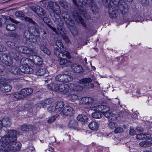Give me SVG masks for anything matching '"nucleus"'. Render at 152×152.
<instances>
[{
    "label": "nucleus",
    "mask_w": 152,
    "mask_h": 152,
    "mask_svg": "<svg viewBox=\"0 0 152 152\" xmlns=\"http://www.w3.org/2000/svg\"><path fill=\"white\" fill-rule=\"evenodd\" d=\"M7 133L0 140V152H7V150L14 152L20 150L21 144L19 142H16L17 131L10 130L8 131Z\"/></svg>",
    "instance_id": "nucleus-1"
},
{
    "label": "nucleus",
    "mask_w": 152,
    "mask_h": 152,
    "mask_svg": "<svg viewBox=\"0 0 152 152\" xmlns=\"http://www.w3.org/2000/svg\"><path fill=\"white\" fill-rule=\"evenodd\" d=\"M55 4L56 6V8L53 10V19L57 24H58L57 28V30L55 28L53 27L51 25L48 24L49 27L57 34H60L61 35V37L66 42H68L69 40L66 37L65 34L63 33L62 34V28L60 26V24H61V18L60 17V15L61 13V11L59 5L56 3H54L53 2H50L48 3L49 5H54Z\"/></svg>",
    "instance_id": "nucleus-2"
},
{
    "label": "nucleus",
    "mask_w": 152,
    "mask_h": 152,
    "mask_svg": "<svg viewBox=\"0 0 152 152\" xmlns=\"http://www.w3.org/2000/svg\"><path fill=\"white\" fill-rule=\"evenodd\" d=\"M48 88L53 91L61 92L63 94H66V92L69 88L67 84H60L58 85L54 83H52L47 86Z\"/></svg>",
    "instance_id": "nucleus-3"
},
{
    "label": "nucleus",
    "mask_w": 152,
    "mask_h": 152,
    "mask_svg": "<svg viewBox=\"0 0 152 152\" xmlns=\"http://www.w3.org/2000/svg\"><path fill=\"white\" fill-rule=\"evenodd\" d=\"M73 18L77 22L81 23L85 27H86V25L83 22L82 17H83V18H85L88 20L90 19L91 18L89 15H87L86 12L83 11H81L79 13L75 12L73 13Z\"/></svg>",
    "instance_id": "nucleus-4"
},
{
    "label": "nucleus",
    "mask_w": 152,
    "mask_h": 152,
    "mask_svg": "<svg viewBox=\"0 0 152 152\" xmlns=\"http://www.w3.org/2000/svg\"><path fill=\"white\" fill-rule=\"evenodd\" d=\"M33 90L31 88H23L19 92L15 93L14 96L18 99H21L26 98L33 92Z\"/></svg>",
    "instance_id": "nucleus-5"
},
{
    "label": "nucleus",
    "mask_w": 152,
    "mask_h": 152,
    "mask_svg": "<svg viewBox=\"0 0 152 152\" xmlns=\"http://www.w3.org/2000/svg\"><path fill=\"white\" fill-rule=\"evenodd\" d=\"M14 49L20 53L28 55L36 54L37 52V50L35 48H31L24 46H20L17 47L15 46Z\"/></svg>",
    "instance_id": "nucleus-6"
},
{
    "label": "nucleus",
    "mask_w": 152,
    "mask_h": 152,
    "mask_svg": "<svg viewBox=\"0 0 152 152\" xmlns=\"http://www.w3.org/2000/svg\"><path fill=\"white\" fill-rule=\"evenodd\" d=\"M94 110H98L101 111L102 113L107 118H110L112 113L110 112V109L109 106L104 105H99L95 107Z\"/></svg>",
    "instance_id": "nucleus-7"
},
{
    "label": "nucleus",
    "mask_w": 152,
    "mask_h": 152,
    "mask_svg": "<svg viewBox=\"0 0 152 152\" xmlns=\"http://www.w3.org/2000/svg\"><path fill=\"white\" fill-rule=\"evenodd\" d=\"M64 105V104L62 101H58L56 103L55 106L49 107L47 109L50 113L53 112L58 113L61 110Z\"/></svg>",
    "instance_id": "nucleus-8"
},
{
    "label": "nucleus",
    "mask_w": 152,
    "mask_h": 152,
    "mask_svg": "<svg viewBox=\"0 0 152 152\" xmlns=\"http://www.w3.org/2000/svg\"><path fill=\"white\" fill-rule=\"evenodd\" d=\"M7 79L6 80L3 81L2 83L0 90L3 92H8L10 91L12 89V87L11 85L8 84L6 82L8 83L12 81V79H10L8 77H6Z\"/></svg>",
    "instance_id": "nucleus-9"
},
{
    "label": "nucleus",
    "mask_w": 152,
    "mask_h": 152,
    "mask_svg": "<svg viewBox=\"0 0 152 152\" xmlns=\"http://www.w3.org/2000/svg\"><path fill=\"white\" fill-rule=\"evenodd\" d=\"M92 80L91 78H86L81 80L79 83L80 84L83 85L88 88H91L94 87V84L91 83Z\"/></svg>",
    "instance_id": "nucleus-10"
},
{
    "label": "nucleus",
    "mask_w": 152,
    "mask_h": 152,
    "mask_svg": "<svg viewBox=\"0 0 152 152\" xmlns=\"http://www.w3.org/2000/svg\"><path fill=\"white\" fill-rule=\"evenodd\" d=\"M62 16L66 24L70 26H73L74 25V22L70 18L69 15L66 12L62 13Z\"/></svg>",
    "instance_id": "nucleus-11"
},
{
    "label": "nucleus",
    "mask_w": 152,
    "mask_h": 152,
    "mask_svg": "<svg viewBox=\"0 0 152 152\" xmlns=\"http://www.w3.org/2000/svg\"><path fill=\"white\" fill-rule=\"evenodd\" d=\"M23 37L26 39V41H29L31 42H34L36 41L34 39V35L33 33L30 32L28 30L26 31L23 34Z\"/></svg>",
    "instance_id": "nucleus-12"
},
{
    "label": "nucleus",
    "mask_w": 152,
    "mask_h": 152,
    "mask_svg": "<svg viewBox=\"0 0 152 152\" xmlns=\"http://www.w3.org/2000/svg\"><path fill=\"white\" fill-rule=\"evenodd\" d=\"M68 87V90L66 92V94L71 92L72 91H81L82 90L83 88L80 85H77L73 84H69L67 85Z\"/></svg>",
    "instance_id": "nucleus-13"
},
{
    "label": "nucleus",
    "mask_w": 152,
    "mask_h": 152,
    "mask_svg": "<svg viewBox=\"0 0 152 152\" xmlns=\"http://www.w3.org/2000/svg\"><path fill=\"white\" fill-rule=\"evenodd\" d=\"M31 9L39 15H43L45 14L44 10L39 7L32 6Z\"/></svg>",
    "instance_id": "nucleus-14"
},
{
    "label": "nucleus",
    "mask_w": 152,
    "mask_h": 152,
    "mask_svg": "<svg viewBox=\"0 0 152 152\" xmlns=\"http://www.w3.org/2000/svg\"><path fill=\"white\" fill-rule=\"evenodd\" d=\"M73 109L69 106H66L62 110V113L66 115H71L73 113Z\"/></svg>",
    "instance_id": "nucleus-15"
},
{
    "label": "nucleus",
    "mask_w": 152,
    "mask_h": 152,
    "mask_svg": "<svg viewBox=\"0 0 152 152\" xmlns=\"http://www.w3.org/2000/svg\"><path fill=\"white\" fill-rule=\"evenodd\" d=\"M32 63V61L31 59L24 58H22L20 60V64L22 66H31V64Z\"/></svg>",
    "instance_id": "nucleus-16"
},
{
    "label": "nucleus",
    "mask_w": 152,
    "mask_h": 152,
    "mask_svg": "<svg viewBox=\"0 0 152 152\" xmlns=\"http://www.w3.org/2000/svg\"><path fill=\"white\" fill-rule=\"evenodd\" d=\"M79 102L83 104L91 103L93 101L92 98L89 97H85L78 99Z\"/></svg>",
    "instance_id": "nucleus-17"
},
{
    "label": "nucleus",
    "mask_w": 152,
    "mask_h": 152,
    "mask_svg": "<svg viewBox=\"0 0 152 152\" xmlns=\"http://www.w3.org/2000/svg\"><path fill=\"white\" fill-rule=\"evenodd\" d=\"M33 58L31 60L32 61V63H35L36 65L38 66H40L42 65V60L41 58L40 57L34 55V56H31Z\"/></svg>",
    "instance_id": "nucleus-18"
},
{
    "label": "nucleus",
    "mask_w": 152,
    "mask_h": 152,
    "mask_svg": "<svg viewBox=\"0 0 152 152\" xmlns=\"http://www.w3.org/2000/svg\"><path fill=\"white\" fill-rule=\"evenodd\" d=\"M107 8L110 17L111 18H115L116 17V14L114 11V9L110 4H108Z\"/></svg>",
    "instance_id": "nucleus-19"
},
{
    "label": "nucleus",
    "mask_w": 152,
    "mask_h": 152,
    "mask_svg": "<svg viewBox=\"0 0 152 152\" xmlns=\"http://www.w3.org/2000/svg\"><path fill=\"white\" fill-rule=\"evenodd\" d=\"M95 106L92 107V109L94 110V108ZM96 110L94 112L92 113V116L94 118H101L102 116V113L101 111H99L98 110Z\"/></svg>",
    "instance_id": "nucleus-20"
},
{
    "label": "nucleus",
    "mask_w": 152,
    "mask_h": 152,
    "mask_svg": "<svg viewBox=\"0 0 152 152\" xmlns=\"http://www.w3.org/2000/svg\"><path fill=\"white\" fill-rule=\"evenodd\" d=\"M33 72V69L31 67H22L21 69V73L30 74L32 73Z\"/></svg>",
    "instance_id": "nucleus-21"
},
{
    "label": "nucleus",
    "mask_w": 152,
    "mask_h": 152,
    "mask_svg": "<svg viewBox=\"0 0 152 152\" xmlns=\"http://www.w3.org/2000/svg\"><path fill=\"white\" fill-rule=\"evenodd\" d=\"M9 71L14 74L21 75V69H19L18 67H10Z\"/></svg>",
    "instance_id": "nucleus-22"
},
{
    "label": "nucleus",
    "mask_w": 152,
    "mask_h": 152,
    "mask_svg": "<svg viewBox=\"0 0 152 152\" xmlns=\"http://www.w3.org/2000/svg\"><path fill=\"white\" fill-rule=\"evenodd\" d=\"M46 72V69L44 67H39L35 72L36 74L37 75L42 76Z\"/></svg>",
    "instance_id": "nucleus-23"
},
{
    "label": "nucleus",
    "mask_w": 152,
    "mask_h": 152,
    "mask_svg": "<svg viewBox=\"0 0 152 152\" xmlns=\"http://www.w3.org/2000/svg\"><path fill=\"white\" fill-rule=\"evenodd\" d=\"M77 118L78 121L84 122H88V117L83 114L79 115L77 117Z\"/></svg>",
    "instance_id": "nucleus-24"
},
{
    "label": "nucleus",
    "mask_w": 152,
    "mask_h": 152,
    "mask_svg": "<svg viewBox=\"0 0 152 152\" xmlns=\"http://www.w3.org/2000/svg\"><path fill=\"white\" fill-rule=\"evenodd\" d=\"M150 136V134L140 133L137 135L136 138L138 139H148Z\"/></svg>",
    "instance_id": "nucleus-25"
},
{
    "label": "nucleus",
    "mask_w": 152,
    "mask_h": 152,
    "mask_svg": "<svg viewBox=\"0 0 152 152\" xmlns=\"http://www.w3.org/2000/svg\"><path fill=\"white\" fill-rule=\"evenodd\" d=\"M77 124L76 121L73 119H71L68 125L69 128L75 129L77 127Z\"/></svg>",
    "instance_id": "nucleus-26"
},
{
    "label": "nucleus",
    "mask_w": 152,
    "mask_h": 152,
    "mask_svg": "<svg viewBox=\"0 0 152 152\" xmlns=\"http://www.w3.org/2000/svg\"><path fill=\"white\" fill-rule=\"evenodd\" d=\"M89 127L92 130H97L99 128L98 124L96 122L92 121L89 124Z\"/></svg>",
    "instance_id": "nucleus-27"
},
{
    "label": "nucleus",
    "mask_w": 152,
    "mask_h": 152,
    "mask_svg": "<svg viewBox=\"0 0 152 152\" xmlns=\"http://www.w3.org/2000/svg\"><path fill=\"white\" fill-rule=\"evenodd\" d=\"M63 82L68 83L73 80V77L71 76L66 74H63Z\"/></svg>",
    "instance_id": "nucleus-28"
},
{
    "label": "nucleus",
    "mask_w": 152,
    "mask_h": 152,
    "mask_svg": "<svg viewBox=\"0 0 152 152\" xmlns=\"http://www.w3.org/2000/svg\"><path fill=\"white\" fill-rule=\"evenodd\" d=\"M2 126H10L11 124V122L8 118H3L1 120Z\"/></svg>",
    "instance_id": "nucleus-29"
},
{
    "label": "nucleus",
    "mask_w": 152,
    "mask_h": 152,
    "mask_svg": "<svg viewBox=\"0 0 152 152\" xmlns=\"http://www.w3.org/2000/svg\"><path fill=\"white\" fill-rule=\"evenodd\" d=\"M52 102V100L51 99H48L45 100L44 101L40 102V105L43 107H44L46 106L47 105H49Z\"/></svg>",
    "instance_id": "nucleus-30"
},
{
    "label": "nucleus",
    "mask_w": 152,
    "mask_h": 152,
    "mask_svg": "<svg viewBox=\"0 0 152 152\" xmlns=\"http://www.w3.org/2000/svg\"><path fill=\"white\" fill-rule=\"evenodd\" d=\"M146 139L145 140L140 142L139 143V145L140 146L142 147H148L151 145L148 138L146 139Z\"/></svg>",
    "instance_id": "nucleus-31"
},
{
    "label": "nucleus",
    "mask_w": 152,
    "mask_h": 152,
    "mask_svg": "<svg viewBox=\"0 0 152 152\" xmlns=\"http://www.w3.org/2000/svg\"><path fill=\"white\" fill-rule=\"evenodd\" d=\"M32 126L31 125H22L21 127V130L23 131H28L29 129H31Z\"/></svg>",
    "instance_id": "nucleus-32"
},
{
    "label": "nucleus",
    "mask_w": 152,
    "mask_h": 152,
    "mask_svg": "<svg viewBox=\"0 0 152 152\" xmlns=\"http://www.w3.org/2000/svg\"><path fill=\"white\" fill-rule=\"evenodd\" d=\"M6 28L8 31H12L15 29V25L12 23H9L7 25Z\"/></svg>",
    "instance_id": "nucleus-33"
},
{
    "label": "nucleus",
    "mask_w": 152,
    "mask_h": 152,
    "mask_svg": "<svg viewBox=\"0 0 152 152\" xmlns=\"http://www.w3.org/2000/svg\"><path fill=\"white\" fill-rule=\"evenodd\" d=\"M91 10L94 13H97L99 12V9L97 6L94 4H93L91 6Z\"/></svg>",
    "instance_id": "nucleus-34"
},
{
    "label": "nucleus",
    "mask_w": 152,
    "mask_h": 152,
    "mask_svg": "<svg viewBox=\"0 0 152 152\" xmlns=\"http://www.w3.org/2000/svg\"><path fill=\"white\" fill-rule=\"evenodd\" d=\"M58 116V115L56 114L51 117L49 118L47 121L48 123H51L54 122Z\"/></svg>",
    "instance_id": "nucleus-35"
},
{
    "label": "nucleus",
    "mask_w": 152,
    "mask_h": 152,
    "mask_svg": "<svg viewBox=\"0 0 152 152\" xmlns=\"http://www.w3.org/2000/svg\"><path fill=\"white\" fill-rule=\"evenodd\" d=\"M59 49L58 48H55L54 50V53L59 58L61 56V55L62 54V53L59 51Z\"/></svg>",
    "instance_id": "nucleus-36"
},
{
    "label": "nucleus",
    "mask_w": 152,
    "mask_h": 152,
    "mask_svg": "<svg viewBox=\"0 0 152 152\" xmlns=\"http://www.w3.org/2000/svg\"><path fill=\"white\" fill-rule=\"evenodd\" d=\"M63 74L58 75L55 77L56 80L58 81L63 82Z\"/></svg>",
    "instance_id": "nucleus-37"
},
{
    "label": "nucleus",
    "mask_w": 152,
    "mask_h": 152,
    "mask_svg": "<svg viewBox=\"0 0 152 152\" xmlns=\"http://www.w3.org/2000/svg\"><path fill=\"white\" fill-rule=\"evenodd\" d=\"M6 45L7 46L11 48L15 49V43L10 41H7L6 42Z\"/></svg>",
    "instance_id": "nucleus-38"
},
{
    "label": "nucleus",
    "mask_w": 152,
    "mask_h": 152,
    "mask_svg": "<svg viewBox=\"0 0 152 152\" xmlns=\"http://www.w3.org/2000/svg\"><path fill=\"white\" fill-rule=\"evenodd\" d=\"M69 99L72 101H75L78 99V96L75 94H71L69 96Z\"/></svg>",
    "instance_id": "nucleus-39"
},
{
    "label": "nucleus",
    "mask_w": 152,
    "mask_h": 152,
    "mask_svg": "<svg viewBox=\"0 0 152 152\" xmlns=\"http://www.w3.org/2000/svg\"><path fill=\"white\" fill-rule=\"evenodd\" d=\"M22 20L25 21H28L29 23H31L33 24H34L35 23V22L31 18L27 17H25L23 18Z\"/></svg>",
    "instance_id": "nucleus-40"
},
{
    "label": "nucleus",
    "mask_w": 152,
    "mask_h": 152,
    "mask_svg": "<svg viewBox=\"0 0 152 152\" xmlns=\"http://www.w3.org/2000/svg\"><path fill=\"white\" fill-rule=\"evenodd\" d=\"M59 58V59L58 60V61L60 64L61 65H63L66 62L68 61V60L66 59L62 58L61 56H60V57Z\"/></svg>",
    "instance_id": "nucleus-41"
},
{
    "label": "nucleus",
    "mask_w": 152,
    "mask_h": 152,
    "mask_svg": "<svg viewBox=\"0 0 152 152\" xmlns=\"http://www.w3.org/2000/svg\"><path fill=\"white\" fill-rule=\"evenodd\" d=\"M74 72L77 73L82 72L83 71V67H74Z\"/></svg>",
    "instance_id": "nucleus-42"
},
{
    "label": "nucleus",
    "mask_w": 152,
    "mask_h": 152,
    "mask_svg": "<svg viewBox=\"0 0 152 152\" xmlns=\"http://www.w3.org/2000/svg\"><path fill=\"white\" fill-rule=\"evenodd\" d=\"M41 34L42 39L44 40H46L47 35L46 32L43 30H41Z\"/></svg>",
    "instance_id": "nucleus-43"
},
{
    "label": "nucleus",
    "mask_w": 152,
    "mask_h": 152,
    "mask_svg": "<svg viewBox=\"0 0 152 152\" xmlns=\"http://www.w3.org/2000/svg\"><path fill=\"white\" fill-rule=\"evenodd\" d=\"M114 132L115 133H122L123 132V129L120 127L115 128Z\"/></svg>",
    "instance_id": "nucleus-44"
},
{
    "label": "nucleus",
    "mask_w": 152,
    "mask_h": 152,
    "mask_svg": "<svg viewBox=\"0 0 152 152\" xmlns=\"http://www.w3.org/2000/svg\"><path fill=\"white\" fill-rule=\"evenodd\" d=\"M109 126L110 129H113L116 128V125L114 122L110 121L109 124Z\"/></svg>",
    "instance_id": "nucleus-45"
},
{
    "label": "nucleus",
    "mask_w": 152,
    "mask_h": 152,
    "mask_svg": "<svg viewBox=\"0 0 152 152\" xmlns=\"http://www.w3.org/2000/svg\"><path fill=\"white\" fill-rule=\"evenodd\" d=\"M61 55L63 57L65 56L67 58L70 59L71 58V56L70 55L69 53L66 51V50L63 53H62Z\"/></svg>",
    "instance_id": "nucleus-46"
},
{
    "label": "nucleus",
    "mask_w": 152,
    "mask_h": 152,
    "mask_svg": "<svg viewBox=\"0 0 152 152\" xmlns=\"http://www.w3.org/2000/svg\"><path fill=\"white\" fill-rule=\"evenodd\" d=\"M30 105L28 104H26L24 106L21 107L19 108V110L22 111L24 110H28V109L30 108Z\"/></svg>",
    "instance_id": "nucleus-47"
},
{
    "label": "nucleus",
    "mask_w": 152,
    "mask_h": 152,
    "mask_svg": "<svg viewBox=\"0 0 152 152\" xmlns=\"http://www.w3.org/2000/svg\"><path fill=\"white\" fill-rule=\"evenodd\" d=\"M15 16L18 17H20L24 15L23 13L20 11H17L15 13Z\"/></svg>",
    "instance_id": "nucleus-48"
},
{
    "label": "nucleus",
    "mask_w": 152,
    "mask_h": 152,
    "mask_svg": "<svg viewBox=\"0 0 152 152\" xmlns=\"http://www.w3.org/2000/svg\"><path fill=\"white\" fill-rule=\"evenodd\" d=\"M92 1V0H80L79 1L83 5H85Z\"/></svg>",
    "instance_id": "nucleus-49"
},
{
    "label": "nucleus",
    "mask_w": 152,
    "mask_h": 152,
    "mask_svg": "<svg viewBox=\"0 0 152 152\" xmlns=\"http://www.w3.org/2000/svg\"><path fill=\"white\" fill-rule=\"evenodd\" d=\"M7 79L3 75H0V87H1L2 82L4 80L6 81Z\"/></svg>",
    "instance_id": "nucleus-50"
},
{
    "label": "nucleus",
    "mask_w": 152,
    "mask_h": 152,
    "mask_svg": "<svg viewBox=\"0 0 152 152\" xmlns=\"http://www.w3.org/2000/svg\"><path fill=\"white\" fill-rule=\"evenodd\" d=\"M143 5L146 6L148 4V0H140Z\"/></svg>",
    "instance_id": "nucleus-51"
},
{
    "label": "nucleus",
    "mask_w": 152,
    "mask_h": 152,
    "mask_svg": "<svg viewBox=\"0 0 152 152\" xmlns=\"http://www.w3.org/2000/svg\"><path fill=\"white\" fill-rule=\"evenodd\" d=\"M6 50L7 48L5 46L0 44V51H5Z\"/></svg>",
    "instance_id": "nucleus-52"
},
{
    "label": "nucleus",
    "mask_w": 152,
    "mask_h": 152,
    "mask_svg": "<svg viewBox=\"0 0 152 152\" xmlns=\"http://www.w3.org/2000/svg\"><path fill=\"white\" fill-rule=\"evenodd\" d=\"M117 117L116 115L113 114H111V116H110V118H109V119L112 120H115L116 119Z\"/></svg>",
    "instance_id": "nucleus-53"
},
{
    "label": "nucleus",
    "mask_w": 152,
    "mask_h": 152,
    "mask_svg": "<svg viewBox=\"0 0 152 152\" xmlns=\"http://www.w3.org/2000/svg\"><path fill=\"white\" fill-rule=\"evenodd\" d=\"M56 44L58 48L61 47L62 45V43L60 40H57L56 41Z\"/></svg>",
    "instance_id": "nucleus-54"
},
{
    "label": "nucleus",
    "mask_w": 152,
    "mask_h": 152,
    "mask_svg": "<svg viewBox=\"0 0 152 152\" xmlns=\"http://www.w3.org/2000/svg\"><path fill=\"white\" fill-rule=\"evenodd\" d=\"M45 53L47 54L48 55H50V52L49 50L46 48H45L44 50H42Z\"/></svg>",
    "instance_id": "nucleus-55"
},
{
    "label": "nucleus",
    "mask_w": 152,
    "mask_h": 152,
    "mask_svg": "<svg viewBox=\"0 0 152 152\" xmlns=\"http://www.w3.org/2000/svg\"><path fill=\"white\" fill-rule=\"evenodd\" d=\"M129 134L132 136H134L135 134V132L133 129H131L129 131Z\"/></svg>",
    "instance_id": "nucleus-56"
},
{
    "label": "nucleus",
    "mask_w": 152,
    "mask_h": 152,
    "mask_svg": "<svg viewBox=\"0 0 152 152\" xmlns=\"http://www.w3.org/2000/svg\"><path fill=\"white\" fill-rule=\"evenodd\" d=\"M16 35L17 34L15 32H12L10 34V36L11 37H15Z\"/></svg>",
    "instance_id": "nucleus-57"
},
{
    "label": "nucleus",
    "mask_w": 152,
    "mask_h": 152,
    "mask_svg": "<svg viewBox=\"0 0 152 152\" xmlns=\"http://www.w3.org/2000/svg\"><path fill=\"white\" fill-rule=\"evenodd\" d=\"M59 48L60 50L61 51V53H63L66 50V49L63 47V46L62 45L61 46V47Z\"/></svg>",
    "instance_id": "nucleus-58"
},
{
    "label": "nucleus",
    "mask_w": 152,
    "mask_h": 152,
    "mask_svg": "<svg viewBox=\"0 0 152 152\" xmlns=\"http://www.w3.org/2000/svg\"><path fill=\"white\" fill-rule=\"evenodd\" d=\"M35 31L37 34V36L38 37L39 36L40 34H41V31L40 32L38 29L36 28L35 29Z\"/></svg>",
    "instance_id": "nucleus-59"
},
{
    "label": "nucleus",
    "mask_w": 152,
    "mask_h": 152,
    "mask_svg": "<svg viewBox=\"0 0 152 152\" xmlns=\"http://www.w3.org/2000/svg\"><path fill=\"white\" fill-rule=\"evenodd\" d=\"M46 48V47L44 45H40V49L42 50H43L45 49V48Z\"/></svg>",
    "instance_id": "nucleus-60"
},
{
    "label": "nucleus",
    "mask_w": 152,
    "mask_h": 152,
    "mask_svg": "<svg viewBox=\"0 0 152 152\" xmlns=\"http://www.w3.org/2000/svg\"><path fill=\"white\" fill-rule=\"evenodd\" d=\"M148 140H149V141H150V143H151V145L152 144V136H151H151L150 137L148 138Z\"/></svg>",
    "instance_id": "nucleus-61"
},
{
    "label": "nucleus",
    "mask_w": 152,
    "mask_h": 152,
    "mask_svg": "<svg viewBox=\"0 0 152 152\" xmlns=\"http://www.w3.org/2000/svg\"><path fill=\"white\" fill-rule=\"evenodd\" d=\"M10 21H12V22L14 23H16V20H14L13 18H10Z\"/></svg>",
    "instance_id": "nucleus-62"
},
{
    "label": "nucleus",
    "mask_w": 152,
    "mask_h": 152,
    "mask_svg": "<svg viewBox=\"0 0 152 152\" xmlns=\"http://www.w3.org/2000/svg\"><path fill=\"white\" fill-rule=\"evenodd\" d=\"M60 4L62 7L64 8H65V6L63 2L61 1L60 2Z\"/></svg>",
    "instance_id": "nucleus-63"
},
{
    "label": "nucleus",
    "mask_w": 152,
    "mask_h": 152,
    "mask_svg": "<svg viewBox=\"0 0 152 152\" xmlns=\"http://www.w3.org/2000/svg\"><path fill=\"white\" fill-rule=\"evenodd\" d=\"M1 20H5V19L4 18H1V19H0V26H1L2 25V23H1Z\"/></svg>",
    "instance_id": "nucleus-64"
}]
</instances>
